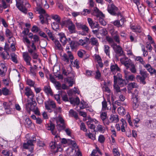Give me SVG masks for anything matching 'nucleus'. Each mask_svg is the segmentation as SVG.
<instances>
[{
    "label": "nucleus",
    "mask_w": 156,
    "mask_h": 156,
    "mask_svg": "<svg viewBox=\"0 0 156 156\" xmlns=\"http://www.w3.org/2000/svg\"><path fill=\"white\" fill-rule=\"evenodd\" d=\"M110 120L112 122L116 123L119 120L118 116L116 115H111L110 116Z\"/></svg>",
    "instance_id": "34"
},
{
    "label": "nucleus",
    "mask_w": 156,
    "mask_h": 156,
    "mask_svg": "<svg viewBox=\"0 0 156 156\" xmlns=\"http://www.w3.org/2000/svg\"><path fill=\"white\" fill-rule=\"evenodd\" d=\"M100 116L102 121H104V120L106 119L107 118V113L104 111L101 112Z\"/></svg>",
    "instance_id": "57"
},
{
    "label": "nucleus",
    "mask_w": 156,
    "mask_h": 156,
    "mask_svg": "<svg viewBox=\"0 0 156 156\" xmlns=\"http://www.w3.org/2000/svg\"><path fill=\"white\" fill-rule=\"evenodd\" d=\"M139 92L136 89L134 90V92L132 93V99L139 98L138 96Z\"/></svg>",
    "instance_id": "56"
},
{
    "label": "nucleus",
    "mask_w": 156,
    "mask_h": 156,
    "mask_svg": "<svg viewBox=\"0 0 156 156\" xmlns=\"http://www.w3.org/2000/svg\"><path fill=\"white\" fill-rule=\"evenodd\" d=\"M46 127L48 130H51V132L53 135H55V136L56 135V132L54 130L55 126L53 124L51 123L49 124H48L46 125Z\"/></svg>",
    "instance_id": "24"
},
{
    "label": "nucleus",
    "mask_w": 156,
    "mask_h": 156,
    "mask_svg": "<svg viewBox=\"0 0 156 156\" xmlns=\"http://www.w3.org/2000/svg\"><path fill=\"white\" fill-rule=\"evenodd\" d=\"M118 76L117 77V82L118 81V84L121 87L125 85V81L124 80L120 78L121 75L120 73L118 74Z\"/></svg>",
    "instance_id": "28"
},
{
    "label": "nucleus",
    "mask_w": 156,
    "mask_h": 156,
    "mask_svg": "<svg viewBox=\"0 0 156 156\" xmlns=\"http://www.w3.org/2000/svg\"><path fill=\"white\" fill-rule=\"evenodd\" d=\"M52 18L55 21V22H57V23H60V18L58 15H52Z\"/></svg>",
    "instance_id": "58"
},
{
    "label": "nucleus",
    "mask_w": 156,
    "mask_h": 156,
    "mask_svg": "<svg viewBox=\"0 0 156 156\" xmlns=\"http://www.w3.org/2000/svg\"><path fill=\"white\" fill-rule=\"evenodd\" d=\"M55 142H52L49 144V146L51 149H54L56 148L57 144L56 142L60 140V138L58 135H56L55 136Z\"/></svg>",
    "instance_id": "19"
},
{
    "label": "nucleus",
    "mask_w": 156,
    "mask_h": 156,
    "mask_svg": "<svg viewBox=\"0 0 156 156\" xmlns=\"http://www.w3.org/2000/svg\"><path fill=\"white\" fill-rule=\"evenodd\" d=\"M76 25L78 29H81L83 30L82 32H79L78 34H79L83 36H86L87 34L89 33V28L86 25L79 23H76Z\"/></svg>",
    "instance_id": "4"
},
{
    "label": "nucleus",
    "mask_w": 156,
    "mask_h": 156,
    "mask_svg": "<svg viewBox=\"0 0 156 156\" xmlns=\"http://www.w3.org/2000/svg\"><path fill=\"white\" fill-rule=\"evenodd\" d=\"M15 44L12 43V44H10V47L9 48H7V46H6L5 47V49L6 50H8L9 51H14L16 49L15 47Z\"/></svg>",
    "instance_id": "55"
},
{
    "label": "nucleus",
    "mask_w": 156,
    "mask_h": 156,
    "mask_svg": "<svg viewBox=\"0 0 156 156\" xmlns=\"http://www.w3.org/2000/svg\"><path fill=\"white\" fill-rule=\"evenodd\" d=\"M66 81L69 84V87H71L73 86V78H68L66 79Z\"/></svg>",
    "instance_id": "62"
},
{
    "label": "nucleus",
    "mask_w": 156,
    "mask_h": 156,
    "mask_svg": "<svg viewBox=\"0 0 156 156\" xmlns=\"http://www.w3.org/2000/svg\"><path fill=\"white\" fill-rule=\"evenodd\" d=\"M23 56L24 60L28 65H31L30 61L31 58L27 52H24L23 53Z\"/></svg>",
    "instance_id": "15"
},
{
    "label": "nucleus",
    "mask_w": 156,
    "mask_h": 156,
    "mask_svg": "<svg viewBox=\"0 0 156 156\" xmlns=\"http://www.w3.org/2000/svg\"><path fill=\"white\" fill-rule=\"evenodd\" d=\"M143 66L150 73V74L151 73H152V72L154 69L153 68L151 65L149 64H145V63L143 65Z\"/></svg>",
    "instance_id": "33"
},
{
    "label": "nucleus",
    "mask_w": 156,
    "mask_h": 156,
    "mask_svg": "<svg viewBox=\"0 0 156 156\" xmlns=\"http://www.w3.org/2000/svg\"><path fill=\"white\" fill-rule=\"evenodd\" d=\"M59 94H60L61 95L62 100L64 101H68V99L67 97L66 94L64 91L61 90V93H59Z\"/></svg>",
    "instance_id": "42"
},
{
    "label": "nucleus",
    "mask_w": 156,
    "mask_h": 156,
    "mask_svg": "<svg viewBox=\"0 0 156 156\" xmlns=\"http://www.w3.org/2000/svg\"><path fill=\"white\" fill-rule=\"evenodd\" d=\"M99 34L102 36H105L107 34V32L105 28L100 27H99Z\"/></svg>",
    "instance_id": "44"
},
{
    "label": "nucleus",
    "mask_w": 156,
    "mask_h": 156,
    "mask_svg": "<svg viewBox=\"0 0 156 156\" xmlns=\"http://www.w3.org/2000/svg\"><path fill=\"white\" fill-rule=\"evenodd\" d=\"M102 111H104L107 108V103L105 100H104L102 102Z\"/></svg>",
    "instance_id": "63"
},
{
    "label": "nucleus",
    "mask_w": 156,
    "mask_h": 156,
    "mask_svg": "<svg viewBox=\"0 0 156 156\" xmlns=\"http://www.w3.org/2000/svg\"><path fill=\"white\" fill-rule=\"evenodd\" d=\"M71 69V67H69L67 69V68H65V67H63L62 68V74L64 75L67 76L68 75L71 73V72L69 69Z\"/></svg>",
    "instance_id": "38"
},
{
    "label": "nucleus",
    "mask_w": 156,
    "mask_h": 156,
    "mask_svg": "<svg viewBox=\"0 0 156 156\" xmlns=\"http://www.w3.org/2000/svg\"><path fill=\"white\" fill-rule=\"evenodd\" d=\"M58 35L59 37L60 41L63 45H65L67 42V39L65 35L63 33H61L58 34Z\"/></svg>",
    "instance_id": "18"
},
{
    "label": "nucleus",
    "mask_w": 156,
    "mask_h": 156,
    "mask_svg": "<svg viewBox=\"0 0 156 156\" xmlns=\"http://www.w3.org/2000/svg\"><path fill=\"white\" fill-rule=\"evenodd\" d=\"M118 9L114 4L108 5L107 10L108 12L113 16L119 15Z\"/></svg>",
    "instance_id": "8"
},
{
    "label": "nucleus",
    "mask_w": 156,
    "mask_h": 156,
    "mask_svg": "<svg viewBox=\"0 0 156 156\" xmlns=\"http://www.w3.org/2000/svg\"><path fill=\"white\" fill-rule=\"evenodd\" d=\"M68 28L69 32L71 33H75V26L74 24L73 23L72 21H70L69 22Z\"/></svg>",
    "instance_id": "27"
},
{
    "label": "nucleus",
    "mask_w": 156,
    "mask_h": 156,
    "mask_svg": "<svg viewBox=\"0 0 156 156\" xmlns=\"http://www.w3.org/2000/svg\"><path fill=\"white\" fill-rule=\"evenodd\" d=\"M70 102L72 104L78 105L80 103V100L78 97H76L73 99L70 100Z\"/></svg>",
    "instance_id": "54"
},
{
    "label": "nucleus",
    "mask_w": 156,
    "mask_h": 156,
    "mask_svg": "<svg viewBox=\"0 0 156 156\" xmlns=\"http://www.w3.org/2000/svg\"><path fill=\"white\" fill-rule=\"evenodd\" d=\"M155 46H156V44L154 41H152L147 42L146 44L145 47L149 52H151L153 49L152 46L154 47V50L155 51Z\"/></svg>",
    "instance_id": "13"
},
{
    "label": "nucleus",
    "mask_w": 156,
    "mask_h": 156,
    "mask_svg": "<svg viewBox=\"0 0 156 156\" xmlns=\"http://www.w3.org/2000/svg\"><path fill=\"white\" fill-rule=\"evenodd\" d=\"M1 55L4 59H8L10 57L9 54L7 51L3 52L1 54Z\"/></svg>",
    "instance_id": "43"
},
{
    "label": "nucleus",
    "mask_w": 156,
    "mask_h": 156,
    "mask_svg": "<svg viewBox=\"0 0 156 156\" xmlns=\"http://www.w3.org/2000/svg\"><path fill=\"white\" fill-rule=\"evenodd\" d=\"M11 59L13 62L17 63L18 62V56L14 53H12L10 54Z\"/></svg>",
    "instance_id": "37"
},
{
    "label": "nucleus",
    "mask_w": 156,
    "mask_h": 156,
    "mask_svg": "<svg viewBox=\"0 0 156 156\" xmlns=\"http://www.w3.org/2000/svg\"><path fill=\"white\" fill-rule=\"evenodd\" d=\"M54 42L56 49L60 51H62L63 50V48L59 41L58 40H55Z\"/></svg>",
    "instance_id": "31"
},
{
    "label": "nucleus",
    "mask_w": 156,
    "mask_h": 156,
    "mask_svg": "<svg viewBox=\"0 0 156 156\" xmlns=\"http://www.w3.org/2000/svg\"><path fill=\"white\" fill-rule=\"evenodd\" d=\"M44 90L48 94H52V91L50 87L49 86H45L44 87Z\"/></svg>",
    "instance_id": "50"
},
{
    "label": "nucleus",
    "mask_w": 156,
    "mask_h": 156,
    "mask_svg": "<svg viewBox=\"0 0 156 156\" xmlns=\"http://www.w3.org/2000/svg\"><path fill=\"white\" fill-rule=\"evenodd\" d=\"M56 127L59 130L64 129L65 128L64 121L63 119L60 116L56 118Z\"/></svg>",
    "instance_id": "6"
},
{
    "label": "nucleus",
    "mask_w": 156,
    "mask_h": 156,
    "mask_svg": "<svg viewBox=\"0 0 156 156\" xmlns=\"http://www.w3.org/2000/svg\"><path fill=\"white\" fill-rule=\"evenodd\" d=\"M73 147H74V149H76V152L75 153V154L74 156H81L82 154L79 151V150L78 148V146H77L76 143H75V145H73Z\"/></svg>",
    "instance_id": "49"
},
{
    "label": "nucleus",
    "mask_w": 156,
    "mask_h": 156,
    "mask_svg": "<svg viewBox=\"0 0 156 156\" xmlns=\"http://www.w3.org/2000/svg\"><path fill=\"white\" fill-rule=\"evenodd\" d=\"M138 86L137 84L135 82L131 83L128 84V87H129V89L136 88L138 87Z\"/></svg>",
    "instance_id": "52"
},
{
    "label": "nucleus",
    "mask_w": 156,
    "mask_h": 156,
    "mask_svg": "<svg viewBox=\"0 0 156 156\" xmlns=\"http://www.w3.org/2000/svg\"><path fill=\"white\" fill-rule=\"evenodd\" d=\"M61 143L64 144H73V145H75V143H76L75 141L74 140H72L69 139H66L64 138L63 139L61 140Z\"/></svg>",
    "instance_id": "30"
},
{
    "label": "nucleus",
    "mask_w": 156,
    "mask_h": 156,
    "mask_svg": "<svg viewBox=\"0 0 156 156\" xmlns=\"http://www.w3.org/2000/svg\"><path fill=\"white\" fill-rule=\"evenodd\" d=\"M17 8L22 12L26 14L27 12L25 5L28 4L26 0H16Z\"/></svg>",
    "instance_id": "3"
},
{
    "label": "nucleus",
    "mask_w": 156,
    "mask_h": 156,
    "mask_svg": "<svg viewBox=\"0 0 156 156\" xmlns=\"http://www.w3.org/2000/svg\"><path fill=\"white\" fill-rule=\"evenodd\" d=\"M27 49L28 52L30 53H32L34 52V51H36V48L33 41L32 42L31 45H27Z\"/></svg>",
    "instance_id": "23"
},
{
    "label": "nucleus",
    "mask_w": 156,
    "mask_h": 156,
    "mask_svg": "<svg viewBox=\"0 0 156 156\" xmlns=\"http://www.w3.org/2000/svg\"><path fill=\"white\" fill-rule=\"evenodd\" d=\"M30 74L34 76H35L37 72V66L35 65L33 67H30Z\"/></svg>",
    "instance_id": "25"
},
{
    "label": "nucleus",
    "mask_w": 156,
    "mask_h": 156,
    "mask_svg": "<svg viewBox=\"0 0 156 156\" xmlns=\"http://www.w3.org/2000/svg\"><path fill=\"white\" fill-rule=\"evenodd\" d=\"M60 23H57V22H53L51 24V26L52 29L55 31L58 29L59 28V25Z\"/></svg>",
    "instance_id": "40"
},
{
    "label": "nucleus",
    "mask_w": 156,
    "mask_h": 156,
    "mask_svg": "<svg viewBox=\"0 0 156 156\" xmlns=\"http://www.w3.org/2000/svg\"><path fill=\"white\" fill-rule=\"evenodd\" d=\"M118 111L119 114L123 115L126 114V111L124 108L122 107H120L118 109Z\"/></svg>",
    "instance_id": "45"
},
{
    "label": "nucleus",
    "mask_w": 156,
    "mask_h": 156,
    "mask_svg": "<svg viewBox=\"0 0 156 156\" xmlns=\"http://www.w3.org/2000/svg\"><path fill=\"white\" fill-rule=\"evenodd\" d=\"M98 154L102 155V154L101 152L99 149L98 147H96V149L94 150L92 152L90 156H99Z\"/></svg>",
    "instance_id": "29"
},
{
    "label": "nucleus",
    "mask_w": 156,
    "mask_h": 156,
    "mask_svg": "<svg viewBox=\"0 0 156 156\" xmlns=\"http://www.w3.org/2000/svg\"><path fill=\"white\" fill-rule=\"evenodd\" d=\"M24 94L27 97V99L34 98V94L30 88L28 87H27L25 89Z\"/></svg>",
    "instance_id": "11"
},
{
    "label": "nucleus",
    "mask_w": 156,
    "mask_h": 156,
    "mask_svg": "<svg viewBox=\"0 0 156 156\" xmlns=\"http://www.w3.org/2000/svg\"><path fill=\"white\" fill-rule=\"evenodd\" d=\"M113 48L115 52L119 56L124 55L122 48L120 46L117 45L116 44H115V45L113 46Z\"/></svg>",
    "instance_id": "16"
},
{
    "label": "nucleus",
    "mask_w": 156,
    "mask_h": 156,
    "mask_svg": "<svg viewBox=\"0 0 156 156\" xmlns=\"http://www.w3.org/2000/svg\"><path fill=\"white\" fill-rule=\"evenodd\" d=\"M71 145L72 146L69 147L66 150V152L69 156H74L76 152V150L73 147V144H71Z\"/></svg>",
    "instance_id": "17"
},
{
    "label": "nucleus",
    "mask_w": 156,
    "mask_h": 156,
    "mask_svg": "<svg viewBox=\"0 0 156 156\" xmlns=\"http://www.w3.org/2000/svg\"><path fill=\"white\" fill-rule=\"evenodd\" d=\"M25 125L27 127H30L32 125V122L30 119L28 118L25 119Z\"/></svg>",
    "instance_id": "48"
},
{
    "label": "nucleus",
    "mask_w": 156,
    "mask_h": 156,
    "mask_svg": "<svg viewBox=\"0 0 156 156\" xmlns=\"http://www.w3.org/2000/svg\"><path fill=\"white\" fill-rule=\"evenodd\" d=\"M27 103L26 105V109L27 111L30 113L31 111L34 110L37 104L34 98L27 99Z\"/></svg>",
    "instance_id": "5"
},
{
    "label": "nucleus",
    "mask_w": 156,
    "mask_h": 156,
    "mask_svg": "<svg viewBox=\"0 0 156 156\" xmlns=\"http://www.w3.org/2000/svg\"><path fill=\"white\" fill-rule=\"evenodd\" d=\"M140 74L142 76V77L140 78V80L142 82H143L145 78L148 76L149 74L147 73V71L142 70H140Z\"/></svg>",
    "instance_id": "26"
},
{
    "label": "nucleus",
    "mask_w": 156,
    "mask_h": 156,
    "mask_svg": "<svg viewBox=\"0 0 156 156\" xmlns=\"http://www.w3.org/2000/svg\"><path fill=\"white\" fill-rule=\"evenodd\" d=\"M46 32L50 38L52 40H54V37L52 33L49 30H48L47 28L46 29Z\"/></svg>",
    "instance_id": "64"
},
{
    "label": "nucleus",
    "mask_w": 156,
    "mask_h": 156,
    "mask_svg": "<svg viewBox=\"0 0 156 156\" xmlns=\"http://www.w3.org/2000/svg\"><path fill=\"white\" fill-rule=\"evenodd\" d=\"M120 61L121 63L126 67L127 69L129 68L130 65V60L128 58L124 56L121 58Z\"/></svg>",
    "instance_id": "10"
},
{
    "label": "nucleus",
    "mask_w": 156,
    "mask_h": 156,
    "mask_svg": "<svg viewBox=\"0 0 156 156\" xmlns=\"http://www.w3.org/2000/svg\"><path fill=\"white\" fill-rule=\"evenodd\" d=\"M90 43L91 45L97 47L99 45V43L98 39L94 37H91L90 39Z\"/></svg>",
    "instance_id": "32"
},
{
    "label": "nucleus",
    "mask_w": 156,
    "mask_h": 156,
    "mask_svg": "<svg viewBox=\"0 0 156 156\" xmlns=\"http://www.w3.org/2000/svg\"><path fill=\"white\" fill-rule=\"evenodd\" d=\"M36 11L37 12L40 14L39 18L42 23H48V20L49 19V17L48 14L46 13L45 10L42 8H36L35 9V12Z\"/></svg>",
    "instance_id": "2"
},
{
    "label": "nucleus",
    "mask_w": 156,
    "mask_h": 156,
    "mask_svg": "<svg viewBox=\"0 0 156 156\" xmlns=\"http://www.w3.org/2000/svg\"><path fill=\"white\" fill-rule=\"evenodd\" d=\"M114 88L115 93H118L120 92L119 87L117 84V77L116 75H114Z\"/></svg>",
    "instance_id": "20"
},
{
    "label": "nucleus",
    "mask_w": 156,
    "mask_h": 156,
    "mask_svg": "<svg viewBox=\"0 0 156 156\" xmlns=\"http://www.w3.org/2000/svg\"><path fill=\"white\" fill-rule=\"evenodd\" d=\"M45 107L50 112H52L51 108H55L56 107L55 102L52 100H49L47 102L45 103Z\"/></svg>",
    "instance_id": "9"
},
{
    "label": "nucleus",
    "mask_w": 156,
    "mask_h": 156,
    "mask_svg": "<svg viewBox=\"0 0 156 156\" xmlns=\"http://www.w3.org/2000/svg\"><path fill=\"white\" fill-rule=\"evenodd\" d=\"M67 55L64 54L61 56V59L64 62L68 63L69 61L72 63L73 62V56L71 52L69 51H67Z\"/></svg>",
    "instance_id": "7"
},
{
    "label": "nucleus",
    "mask_w": 156,
    "mask_h": 156,
    "mask_svg": "<svg viewBox=\"0 0 156 156\" xmlns=\"http://www.w3.org/2000/svg\"><path fill=\"white\" fill-rule=\"evenodd\" d=\"M142 51L143 52V55L144 57H145L148 55V52L146 50L144 46L143 45L142 47Z\"/></svg>",
    "instance_id": "61"
},
{
    "label": "nucleus",
    "mask_w": 156,
    "mask_h": 156,
    "mask_svg": "<svg viewBox=\"0 0 156 156\" xmlns=\"http://www.w3.org/2000/svg\"><path fill=\"white\" fill-rule=\"evenodd\" d=\"M70 116L74 117L76 119H78V116L76 112L73 109H70L69 112Z\"/></svg>",
    "instance_id": "36"
},
{
    "label": "nucleus",
    "mask_w": 156,
    "mask_h": 156,
    "mask_svg": "<svg viewBox=\"0 0 156 156\" xmlns=\"http://www.w3.org/2000/svg\"><path fill=\"white\" fill-rule=\"evenodd\" d=\"M87 21L90 28L92 29L99 28L100 27L99 24L96 22H94L91 19L87 18Z\"/></svg>",
    "instance_id": "12"
},
{
    "label": "nucleus",
    "mask_w": 156,
    "mask_h": 156,
    "mask_svg": "<svg viewBox=\"0 0 156 156\" xmlns=\"http://www.w3.org/2000/svg\"><path fill=\"white\" fill-rule=\"evenodd\" d=\"M104 50L106 55L110 58V47L108 45H105L104 46Z\"/></svg>",
    "instance_id": "35"
},
{
    "label": "nucleus",
    "mask_w": 156,
    "mask_h": 156,
    "mask_svg": "<svg viewBox=\"0 0 156 156\" xmlns=\"http://www.w3.org/2000/svg\"><path fill=\"white\" fill-rule=\"evenodd\" d=\"M140 107L143 110H146L148 108L149 106L146 102H144L141 103Z\"/></svg>",
    "instance_id": "53"
},
{
    "label": "nucleus",
    "mask_w": 156,
    "mask_h": 156,
    "mask_svg": "<svg viewBox=\"0 0 156 156\" xmlns=\"http://www.w3.org/2000/svg\"><path fill=\"white\" fill-rule=\"evenodd\" d=\"M102 89L105 92L109 94H112V93L111 91L110 90L107 84L105 82L103 86L102 87Z\"/></svg>",
    "instance_id": "39"
},
{
    "label": "nucleus",
    "mask_w": 156,
    "mask_h": 156,
    "mask_svg": "<svg viewBox=\"0 0 156 156\" xmlns=\"http://www.w3.org/2000/svg\"><path fill=\"white\" fill-rule=\"evenodd\" d=\"M37 100L38 103L40 104H41L43 103L44 98L42 95L38 96L37 98Z\"/></svg>",
    "instance_id": "60"
},
{
    "label": "nucleus",
    "mask_w": 156,
    "mask_h": 156,
    "mask_svg": "<svg viewBox=\"0 0 156 156\" xmlns=\"http://www.w3.org/2000/svg\"><path fill=\"white\" fill-rule=\"evenodd\" d=\"M27 83L30 87H34L35 82L30 79H27Z\"/></svg>",
    "instance_id": "59"
},
{
    "label": "nucleus",
    "mask_w": 156,
    "mask_h": 156,
    "mask_svg": "<svg viewBox=\"0 0 156 156\" xmlns=\"http://www.w3.org/2000/svg\"><path fill=\"white\" fill-rule=\"evenodd\" d=\"M33 145H28L26 144V143H24L23 144V147L24 148L27 149L29 150V151L31 152H33L34 150V147Z\"/></svg>",
    "instance_id": "47"
},
{
    "label": "nucleus",
    "mask_w": 156,
    "mask_h": 156,
    "mask_svg": "<svg viewBox=\"0 0 156 156\" xmlns=\"http://www.w3.org/2000/svg\"><path fill=\"white\" fill-rule=\"evenodd\" d=\"M2 94L5 96L9 95L11 94V92L6 87L2 88Z\"/></svg>",
    "instance_id": "41"
},
{
    "label": "nucleus",
    "mask_w": 156,
    "mask_h": 156,
    "mask_svg": "<svg viewBox=\"0 0 156 156\" xmlns=\"http://www.w3.org/2000/svg\"><path fill=\"white\" fill-rule=\"evenodd\" d=\"M89 39L87 37H86L84 39H80L77 42L78 44L81 45L83 47H86L87 44L89 42Z\"/></svg>",
    "instance_id": "21"
},
{
    "label": "nucleus",
    "mask_w": 156,
    "mask_h": 156,
    "mask_svg": "<svg viewBox=\"0 0 156 156\" xmlns=\"http://www.w3.org/2000/svg\"><path fill=\"white\" fill-rule=\"evenodd\" d=\"M109 31L111 33L112 38L108 37L107 38V41L109 43L113 44L114 45L116 44L114 43L115 41L117 43L119 44L120 42V37L119 35V33L117 30H115L113 26H112L109 29Z\"/></svg>",
    "instance_id": "1"
},
{
    "label": "nucleus",
    "mask_w": 156,
    "mask_h": 156,
    "mask_svg": "<svg viewBox=\"0 0 156 156\" xmlns=\"http://www.w3.org/2000/svg\"><path fill=\"white\" fill-rule=\"evenodd\" d=\"M110 69L111 71L114 75L116 73L119 72L120 70V69L118 65L115 63H112L111 64Z\"/></svg>",
    "instance_id": "14"
},
{
    "label": "nucleus",
    "mask_w": 156,
    "mask_h": 156,
    "mask_svg": "<svg viewBox=\"0 0 156 156\" xmlns=\"http://www.w3.org/2000/svg\"><path fill=\"white\" fill-rule=\"evenodd\" d=\"M135 61L138 62L143 65L145 63L143 58L141 56H137L135 57Z\"/></svg>",
    "instance_id": "46"
},
{
    "label": "nucleus",
    "mask_w": 156,
    "mask_h": 156,
    "mask_svg": "<svg viewBox=\"0 0 156 156\" xmlns=\"http://www.w3.org/2000/svg\"><path fill=\"white\" fill-rule=\"evenodd\" d=\"M31 138L32 139H30L28 140L27 143H26L28 145H33V143L36 140V139L34 136H33Z\"/></svg>",
    "instance_id": "51"
},
{
    "label": "nucleus",
    "mask_w": 156,
    "mask_h": 156,
    "mask_svg": "<svg viewBox=\"0 0 156 156\" xmlns=\"http://www.w3.org/2000/svg\"><path fill=\"white\" fill-rule=\"evenodd\" d=\"M125 75L124 77L127 81H132L135 79V76L133 75H129L128 72L126 71H124Z\"/></svg>",
    "instance_id": "22"
}]
</instances>
